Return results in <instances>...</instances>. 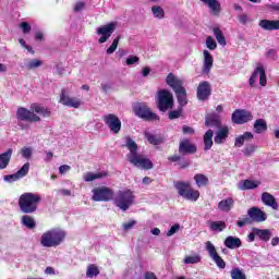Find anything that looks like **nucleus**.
<instances>
[{
	"label": "nucleus",
	"instance_id": "nucleus-1",
	"mask_svg": "<svg viewBox=\"0 0 279 279\" xmlns=\"http://www.w3.org/2000/svg\"><path fill=\"white\" fill-rule=\"evenodd\" d=\"M38 114L44 118H49L51 117V110L36 102L31 105V109L20 107L16 110L17 121H26L27 123H38V121H40V117Z\"/></svg>",
	"mask_w": 279,
	"mask_h": 279
},
{
	"label": "nucleus",
	"instance_id": "nucleus-2",
	"mask_svg": "<svg viewBox=\"0 0 279 279\" xmlns=\"http://www.w3.org/2000/svg\"><path fill=\"white\" fill-rule=\"evenodd\" d=\"M43 202V197L38 193L25 192L17 201L19 208L24 215H34L38 210V206Z\"/></svg>",
	"mask_w": 279,
	"mask_h": 279
},
{
	"label": "nucleus",
	"instance_id": "nucleus-3",
	"mask_svg": "<svg viewBox=\"0 0 279 279\" xmlns=\"http://www.w3.org/2000/svg\"><path fill=\"white\" fill-rule=\"evenodd\" d=\"M66 239V233L60 229H51L43 233L40 244L43 247H58Z\"/></svg>",
	"mask_w": 279,
	"mask_h": 279
},
{
	"label": "nucleus",
	"instance_id": "nucleus-4",
	"mask_svg": "<svg viewBox=\"0 0 279 279\" xmlns=\"http://www.w3.org/2000/svg\"><path fill=\"white\" fill-rule=\"evenodd\" d=\"M174 189L183 199H187L189 202H197L199 199V191L194 190L189 181H177L174 183Z\"/></svg>",
	"mask_w": 279,
	"mask_h": 279
},
{
	"label": "nucleus",
	"instance_id": "nucleus-5",
	"mask_svg": "<svg viewBox=\"0 0 279 279\" xmlns=\"http://www.w3.org/2000/svg\"><path fill=\"white\" fill-rule=\"evenodd\" d=\"M134 204V192L131 190L119 191L114 198V206L120 210H130V206Z\"/></svg>",
	"mask_w": 279,
	"mask_h": 279
},
{
	"label": "nucleus",
	"instance_id": "nucleus-6",
	"mask_svg": "<svg viewBox=\"0 0 279 279\" xmlns=\"http://www.w3.org/2000/svg\"><path fill=\"white\" fill-rule=\"evenodd\" d=\"M126 160L133 167H136L137 169H143L144 171H149L150 169H154V162L147 158V156L143 154H135V155H126Z\"/></svg>",
	"mask_w": 279,
	"mask_h": 279
},
{
	"label": "nucleus",
	"instance_id": "nucleus-7",
	"mask_svg": "<svg viewBox=\"0 0 279 279\" xmlns=\"http://www.w3.org/2000/svg\"><path fill=\"white\" fill-rule=\"evenodd\" d=\"M134 113L144 121H160V117L151 111L145 102H137L133 107Z\"/></svg>",
	"mask_w": 279,
	"mask_h": 279
},
{
	"label": "nucleus",
	"instance_id": "nucleus-8",
	"mask_svg": "<svg viewBox=\"0 0 279 279\" xmlns=\"http://www.w3.org/2000/svg\"><path fill=\"white\" fill-rule=\"evenodd\" d=\"M157 108L160 112H167L173 108V94L167 89L158 92Z\"/></svg>",
	"mask_w": 279,
	"mask_h": 279
},
{
	"label": "nucleus",
	"instance_id": "nucleus-9",
	"mask_svg": "<svg viewBox=\"0 0 279 279\" xmlns=\"http://www.w3.org/2000/svg\"><path fill=\"white\" fill-rule=\"evenodd\" d=\"M92 199L93 202H112L114 199V191L108 186L95 187Z\"/></svg>",
	"mask_w": 279,
	"mask_h": 279
},
{
	"label": "nucleus",
	"instance_id": "nucleus-10",
	"mask_svg": "<svg viewBox=\"0 0 279 279\" xmlns=\"http://www.w3.org/2000/svg\"><path fill=\"white\" fill-rule=\"evenodd\" d=\"M117 29V22H110L101 27L97 28L98 36H101L98 39V43L100 45H104V43H108L110 36L114 34V31Z\"/></svg>",
	"mask_w": 279,
	"mask_h": 279
},
{
	"label": "nucleus",
	"instance_id": "nucleus-11",
	"mask_svg": "<svg viewBox=\"0 0 279 279\" xmlns=\"http://www.w3.org/2000/svg\"><path fill=\"white\" fill-rule=\"evenodd\" d=\"M252 119H254L252 111L245 109H236L231 116L232 123H235L236 125L248 123V121H252Z\"/></svg>",
	"mask_w": 279,
	"mask_h": 279
},
{
	"label": "nucleus",
	"instance_id": "nucleus-12",
	"mask_svg": "<svg viewBox=\"0 0 279 279\" xmlns=\"http://www.w3.org/2000/svg\"><path fill=\"white\" fill-rule=\"evenodd\" d=\"M105 125L112 132V134H119L121 132V119L113 113H108L102 117Z\"/></svg>",
	"mask_w": 279,
	"mask_h": 279
},
{
	"label": "nucleus",
	"instance_id": "nucleus-13",
	"mask_svg": "<svg viewBox=\"0 0 279 279\" xmlns=\"http://www.w3.org/2000/svg\"><path fill=\"white\" fill-rule=\"evenodd\" d=\"M205 250L206 252H208L209 257L211 258V260H214L219 269H226V260H223V258L219 256V253L217 252V248L215 247V244H213V242L207 241L205 243Z\"/></svg>",
	"mask_w": 279,
	"mask_h": 279
},
{
	"label": "nucleus",
	"instance_id": "nucleus-14",
	"mask_svg": "<svg viewBox=\"0 0 279 279\" xmlns=\"http://www.w3.org/2000/svg\"><path fill=\"white\" fill-rule=\"evenodd\" d=\"M179 154L181 156L197 154V145L191 142V140L184 138L179 143Z\"/></svg>",
	"mask_w": 279,
	"mask_h": 279
},
{
	"label": "nucleus",
	"instance_id": "nucleus-15",
	"mask_svg": "<svg viewBox=\"0 0 279 279\" xmlns=\"http://www.w3.org/2000/svg\"><path fill=\"white\" fill-rule=\"evenodd\" d=\"M211 93L213 87H210V83H208L207 81H203L197 86L196 97L198 101H206V99L210 97Z\"/></svg>",
	"mask_w": 279,
	"mask_h": 279
},
{
	"label": "nucleus",
	"instance_id": "nucleus-16",
	"mask_svg": "<svg viewBox=\"0 0 279 279\" xmlns=\"http://www.w3.org/2000/svg\"><path fill=\"white\" fill-rule=\"evenodd\" d=\"M60 104L68 106V108H80V106H82V100L68 96L66 90L62 89L60 95Z\"/></svg>",
	"mask_w": 279,
	"mask_h": 279
},
{
	"label": "nucleus",
	"instance_id": "nucleus-17",
	"mask_svg": "<svg viewBox=\"0 0 279 279\" xmlns=\"http://www.w3.org/2000/svg\"><path fill=\"white\" fill-rule=\"evenodd\" d=\"M248 219L251 221H255V223H263V221H267V214L260 210L258 207H252L247 210Z\"/></svg>",
	"mask_w": 279,
	"mask_h": 279
},
{
	"label": "nucleus",
	"instance_id": "nucleus-18",
	"mask_svg": "<svg viewBox=\"0 0 279 279\" xmlns=\"http://www.w3.org/2000/svg\"><path fill=\"white\" fill-rule=\"evenodd\" d=\"M166 84L174 90V93H178L179 90H182L184 88V83L182 80H180L175 74L169 73L166 77Z\"/></svg>",
	"mask_w": 279,
	"mask_h": 279
},
{
	"label": "nucleus",
	"instance_id": "nucleus-19",
	"mask_svg": "<svg viewBox=\"0 0 279 279\" xmlns=\"http://www.w3.org/2000/svg\"><path fill=\"white\" fill-rule=\"evenodd\" d=\"M206 128H214L215 130L221 129V116L217 113H210L205 118Z\"/></svg>",
	"mask_w": 279,
	"mask_h": 279
},
{
	"label": "nucleus",
	"instance_id": "nucleus-20",
	"mask_svg": "<svg viewBox=\"0 0 279 279\" xmlns=\"http://www.w3.org/2000/svg\"><path fill=\"white\" fill-rule=\"evenodd\" d=\"M228 136H230V129L228 128V125L220 126V129H218V131L216 132L214 143H216V145H223Z\"/></svg>",
	"mask_w": 279,
	"mask_h": 279
},
{
	"label": "nucleus",
	"instance_id": "nucleus-21",
	"mask_svg": "<svg viewBox=\"0 0 279 279\" xmlns=\"http://www.w3.org/2000/svg\"><path fill=\"white\" fill-rule=\"evenodd\" d=\"M203 56H204L203 73L208 75V73H210V70L213 69L215 59L213 58V54L208 50H204Z\"/></svg>",
	"mask_w": 279,
	"mask_h": 279
},
{
	"label": "nucleus",
	"instance_id": "nucleus-22",
	"mask_svg": "<svg viewBox=\"0 0 279 279\" xmlns=\"http://www.w3.org/2000/svg\"><path fill=\"white\" fill-rule=\"evenodd\" d=\"M258 25L266 32H275L279 29V20H262Z\"/></svg>",
	"mask_w": 279,
	"mask_h": 279
},
{
	"label": "nucleus",
	"instance_id": "nucleus-23",
	"mask_svg": "<svg viewBox=\"0 0 279 279\" xmlns=\"http://www.w3.org/2000/svg\"><path fill=\"white\" fill-rule=\"evenodd\" d=\"M144 138L150 144V145H162L165 143V136L162 134H154L150 132H144Z\"/></svg>",
	"mask_w": 279,
	"mask_h": 279
},
{
	"label": "nucleus",
	"instance_id": "nucleus-24",
	"mask_svg": "<svg viewBox=\"0 0 279 279\" xmlns=\"http://www.w3.org/2000/svg\"><path fill=\"white\" fill-rule=\"evenodd\" d=\"M262 202L265 206H269L272 210H278V202H276V197L268 192H264L262 194Z\"/></svg>",
	"mask_w": 279,
	"mask_h": 279
},
{
	"label": "nucleus",
	"instance_id": "nucleus-25",
	"mask_svg": "<svg viewBox=\"0 0 279 279\" xmlns=\"http://www.w3.org/2000/svg\"><path fill=\"white\" fill-rule=\"evenodd\" d=\"M12 154H14L12 148H9L7 151L0 154V170L8 168L10 160H12Z\"/></svg>",
	"mask_w": 279,
	"mask_h": 279
},
{
	"label": "nucleus",
	"instance_id": "nucleus-26",
	"mask_svg": "<svg viewBox=\"0 0 279 279\" xmlns=\"http://www.w3.org/2000/svg\"><path fill=\"white\" fill-rule=\"evenodd\" d=\"M225 245L228 247V250H236L243 245V242L240 238L229 235L225 240Z\"/></svg>",
	"mask_w": 279,
	"mask_h": 279
},
{
	"label": "nucleus",
	"instance_id": "nucleus-27",
	"mask_svg": "<svg viewBox=\"0 0 279 279\" xmlns=\"http://www.w3.org/2000/svg\"><path fill=\"white\" fill-rule=\"evenodd\" d=\"M252 232H255L256 236H258L259 241H264V243H267L271 239V230L269 229H258L253 228Z\"/></svg>",
	"mask_w": 279,
	"mask_h": 279
},
{
	"label": "nucleus",
	"instance_id": "nucleus-28",
	"mask_svg": "<svg viewBox=\"0 0 279 279\" xmlns=\"http://www.w3.org/2000/svg\"><path fill=\"white\" fill-rule=\"evenodd\" d=\"M169 162H179V169H189L191 167V161L182 158L180 155H172L168 157Z\"/></svg>",
	"mask_w": 279,
	"mask_h": 279
},
{
	"label": "nucleus",
	"instance_id": "nucleus-29",
	"mask_svg": "<svg viewBox=\"0 0 279 279\" xmlns=\"http://www.w3.org/2000/svg\"><path fill=\"white\" fill-rule=\"evenodd\" d=\"M218 208L222 211V213H230V210H232V208H234V199L232 197L222 199L218 203Z\"/></svg>",
	"mask_w": 279,
	"mask_h": 279
},
{
	"label": "nucleus",
	"instance_id": "nucleus-30",
	"mask_svg": "<svg viewBox=\"0 0 279 279\" xmlns=\"http://www.w3.org/2000/svg\"><path fill=\"white\" fill-rule=\"evenodd\" d=\"M215 132H213V130H208L206 131V133L203 136V141H204V150L208 151L213 148V136H214Z\"/></svg>",
	"mask_w": 279,
	"mask_h": 279
},
{
	"label": "nucleus",
	"instance_id": "nucleus-31",
	"mask_svg": "<svg viewBox=\"0 0 279 279\" xmlns=\"http://www.w3.org/2000/svg\"><path fill=\"white\" fill-rule=\"evenodd\" d=\"M101 178H108V172L107 171L97 172V173L87 172L84 174L85 182H93L94 180H101Z\"/></svg>",
	"mask_w": 279,
	"mask_h": 279
},
{
	"label": "nucleus",
	"instance_id": "nucleus-32",
	"mask_svg": "<svg viewBox=\"0 0 279 279\" xmlns=\"http://www.w3.org/2000/svg\"><path fill=\"white\" fill-rule=\"evenodd\" d=\"M205 5H208V8L211 10V12L217 16L219 12H221V3H219L217 0H201Z\"/></svg>",
	"mask_w": 279,
	"mask_h": 279
},
{
	"label": "nucleus",
	"instance_id": "nucleus-33",
	"mask_svg": "<svg viewBox=\"0 0 279 279\" xmlns=\"http://www.w3.org/2000/svg\"><path fill=\"white\" fill-rule=\"evenodd\" d=\"M177 95L178 104L181 108H184L189 104V98H186V88H181L178 92H174Z\"/></svg>",
	"mask_w": 279,
	"mask_h": 279
},
{
	"label": "nucleus",
	"instance_id": "nucleus-34",
	"mask_svg": "<svg viewBox=\"0 0 279 279\" xmlns=\"http://www.w3.org/2000/svg\"><path fill=\"white\" fill-rule=\"evenodd\" d=\"M251 138H254V134L252 132H244L243 135L235 138L234 147H243L245 141H251Z\"/></svg>",
	"mask_w": 279,
	"mask_h": 279
},
{
	"label": "nucleus",
	"instance_id": "nucleus-35",
	"mask_svg": "<svg viewBox=\"0 0 279 279\" xmlns=\"http://www.w3.org/2000/svg\"><path fill=\"white\" fill-rule=\"evenodd\" d=\"M125 147H128L130 151L128 156H135L136 154H138V144H136V142H134V140H132V137L130 136L126 137Z\"/></svg>",
	"mask_w": 279,
	"mask_h": 279
},
{
	"label": "nucleus",
	"instance_id": "nucleus-36",
	"mask_svg": "<svg viewBox=\"0 0 279 279\" xmlns=\"http://www.w3.org/2000/svg\"><path fill=\"white\" fill-rule=\"evenodd\" d=\"M253 128L255 130V134H263V132H267V121H265V119H257L254 122Z\"/></svg>",
	"mask_w": 279,
	"mask_h": 279
},
{
	"label": "nucleus",
	"instance_id": "nucleus-37",
	"mask_svg": "<svg viewBox=\"0 0 279 279\" xmlns=\"http://www.w3.org/2000/svg\"><path fill=\"white\" fill-rule=\"evenodd\" d=\"M194 182L198 189H202L203 186H208L209 179L206 177V174L196 173L194 175Z\"/></svg>",
	"mask_w": 279,
	"mask_h": 279
},
{
	"label": "nucleus",
	"instance_id": "nucleus-38",
	"mask_svg": "<svg viewBox=\"0 0 279 279\" xmlns=\"http://www.w3.org/2000/svg\"><path fill=\"white\" fill-rule=\"evenodd\" d=\"M21 223L24 225L25 228H28V230H34V228H36V220L29 215L22 216Z\"/></svg>",
	"mask_w": 279,
	"mask_h": 279
},
{
	"label": "nucleus",
	"instance_id": "nucleus-39",
	"mask_svg": "<svg viewBox=\"0 0 279 279\" xmlns=\"http://www.w3.org/2000/svg\"><path fill=\"white\" fill-rule=\"evenodd\" d=\"M213 32H214V35H215L218 44H220L221 47H226V45H228V43L226 41V36L223 35V32L221 31V28L214 27Z\"/></svg>",
	"mask_w": 279,
	"mask_h": 279
},
{
	"label": "nucleus",
	"instance_id": "nucleus-40",
	"mask_svg": "<svg viewBox=\"0 0 279 279\" xmlns=\"http://www.w3.org/2000/svg\"><path fill=\"white\" fill-rule=\"evenodd\" d=\"M183 263L185 265H197V263H202V256L197 253L190 256H185Z\"/></svg>",
	"mask_w": 279,
	"mask_h": 279
},
{
	"label": "nucleus",
	"instance_id": "nucleus-41",
	"mask_svg": "<svg viewBox=\"0 0 279 279\" xmlns=\"http://www.w3.org/2000/svg\"><path fill=\"white\" fill-rule=\"evenodd\" d=\"M258 184H260V182H256V181L246 179L243 181V184L241 185V190L242 191H252L254 189H258Z\"/></svg>",
	"mask_w": 279,
	"mask_h": 279
},
{
	"label": "nucleus",
	"instance_id": "nucleus-42",
	"mask_svg": "<svg viewBox=\"0 0 279 279\" xmlns=\"http://www.w3.org/2000/svg\"><path fill=\"white\" fill-rule=\"evenodd\" d=\"M99 275V268L95 264H90L87 267L86 276L87 278H95Z\"/></svg>",
	"mask_w": 279,
	"mask_h": 279
},
{
	"label": "nucleus",
	"instance_id": "nucleus-43",
	"mask_svg": "<svg viewBox=\"0 0 279 279\" xmlns=\"http://www.w3.org/2000/svg\"><path fill=\"white\" fill-rule=\"evenodd\" d=\"M230 274L232 279H247L245 272H243V270L240 268H232Z\"/></svg>",
	"mask_w": 279,
	"mask_h": 279
},
{
	"label": "nucleus",
	"instance_id": "nucleus-44",
	"mask_svg": "<svg viewBox=\"0 0 279 279\" xmlns=\"http://www.w3.org/2000/svg\"><path fill=\"white\" fill-rule=\"evenodd\" d=\"M119 40H121V35H118L111 46L107 49V53L108 56H112V53H114L117 51V48L119 47Z\"/></svg>",
	"mask_w": 279,
	"mask_h": 279
},
{
	"label": "nucleus",
	"instance_id": "nucleus-45",
	"mask_svg": "<svg viewBox=\"0 0 279 279\" xmlns=\"http://www.w3.org/2000/svg\"><path fill=\"white\" fill-rule=\"evenodd\" d=\"M119 40H121V35H118L111 46L107 49V53L108 56H112V53H114L117 51V48L119 47Z\"/></svg>",
	"mask_w": 279,
	"mask_h": 279
},
{
	"label": "nucleus",
	"instance_id": "nucleus-46",
	"mask_svg": "<svg viewBox=\"0 0 279 279\" xmlns=\"http://www.w3.org/2000/svg\"><path fill=\"white\" fill-rule=\"evenodd\" d=\"M263 71V66H257L254 72L252 73L248 84L250 86H254L256 84V80L258 78V75H260V72Z\"/></svg>",
	"mask_w": 279,
	"mask_h": 279
},
{
	"label": "nucleus",
	"instance_id": "nucleus-47",
	"mask_svg": "<svg viewBox=\"0 0 279 279\" xmlns=\"http://www.w3.org/2000/svg\"><path fill=\"white\" fill-rule=\"evenodd\" d=\"M151 12L155 19H165V9H162L161 7L154 5L151 8Z\"/></svg>",
	"mask_w": 279,
	"mask_h": 279
},
{
	"label": "nucleus",
	"instance_id": "nucleus-48",
	"mask_svg": "<svg viewBox=\"0 0 279 279\" xmlns=\"http://www.w3.org/2000/svg\"><path fill=\"white\" fill-rule=\"evenodd\" d=\"M210 230H217L218 232H223L226 230L225 221H213L210 223Z\"/></svg>",
	"mask_w": 279,
	"mask_h": 279
},
{
	"label": "nucleus",
	"instance_id": "nucleus-49",
	"mask_svg": "<svg viewBox=\"0 0 279 279\" xmlns=\"http://www.w3.org/2000/svg\"><path fill=\"white\" fill-rule=\"evenodd\" d=\"M205 45L209 51H215V49H217V41L213 36H207Z\"/></svg>",
	"mask_w": 279,
	"mask_h": 279
},
{
	"label": "nucleus",
	"instance_id": "nucleus-50",
	"mask_svg": "<svg viewBox=\"0 0 279 279\" xmlns=\"http://www.w3.org/2000/svg\"><path fill=\"white\" fill-rule=\"evenodd\" d=\"M28 173H29V162H26L17 171V175H20V178H25V175H27Z\"/></svg>",
	"mask_w": 279,
	"mask_h": 279
},
{
	"label": "nucleus",
	"instance_id": "nucleus-51",
	"mask_svg": "<svg viewBox=\"0 0 279 279\" xmlns=\"http://www.w3.org/2000/svg\"><path fill=\"white\" fill-rule=\"evenodd\" d=\"M32 154H33L32 147H23L21 149V155L23 158H26V160H29V158H32Z\"/></svg>",
	"mask_w": 279,
	"mask_h": 279
},
{
	"label": "nucleus",
	"instance_id": "nucleus-52",
	"mask_svg": "<svg viewBox=\"0 0 279 279\" xmlns=\"http://www.w3.org/2000/svg\"><path fill=\"white\" fill-rule=\"evenodd\" d=\"M38 66H43V61H40L38 59H33L27 64V69H29V70L38 69Z\"/></svg>",
	"mask_w": 279,
	"mask_h": 279
},
{
	"label": "nucleus",
	"instance_id": "nucleus-53",
	"mask_svg": "<svg viewBox=\"0 0 279 279\" xmlns=\"http://www.w3.org/2000/svg\"><path fill=\"white\" fill-rule=\"evenodd\" d=\"M259 85L267 86V74L265 72V68H263L259 73Z\"/></svg>",
	"mask_w": 279,
	"mask_h": 279
},
{
	"label": "nucleus",
	"instance_id": "nucleus-54",
	"mask_svg": "<svg viewBox=\"0 0 279 279\" xmlns=\"http://www.w3.org/2000/svg\"><path fill=\"white\" fill-rule=\"evenodd\" d=\"M254 151H256V146L253 145V144L246 146V147L243 149L244 156H251V155L254 154Z\"/></svg>",
	"mask_w": 279,
	"mask_h": 279
},
{
	"label": "nucleus",
	"instance_id": "nucleus-55",
	"mask_svg": "<svg viewBox=\"0 0 279 279\" xmlns=\"http://www.w3.org/2000/svg\"><path fill=\"white\" fill-rule=\"evenodd\" d=\"M4 180L7 182H16V180H21V177L19 172H15L14 174L4 175Z\"/></svg>",
	"mask_w": 279,
	"mask_h": 279
},
{
	"label": "nucleus",
	"instance_id": "nucleus-56",
	"mask_svg": "<svg viewBox=\"0 0 279 279\" xmlns=\"http://www.w3.org/2000/svg\"><path fill=\"white\" fill-rule=\"evenodd\" d=\"M20 27L22 28L23 34H29V32H32V25H29L28 22H22Z\"/></svg>",
	"mask_w": 279,
	"mask_h": 279
},
{
	"label": "nucleus",
	"instance_id": "nucleus-57",
	"mask_svg": "<svg viewBox=\"0 0 279 279\" xmlns=\"http://www.w3.org/2000/svg\"><path fill=\"white\" fill-rule=\"evenodd\" d=\"M140 61L141 59L137 56H130L125 62L128 66H132V64H136V62H140Z\"/></svg>",
	"mask_w": 279,
	"mask_h": 279
},
{
	"label": "nucleus",
	"instance_id": "nucleus-58",
	"mask_svg": "<svg viewBox=\"0 0 279 279\" xmlns=\"http://www.w3.org/2000/svg\"><path fill=\"white\" fill-rule=\"evenodd\" d=\"M182 114V109L179 110H172L169 112V119L173 120V119H180V116Z\"/></svg>",
	"mask_w": 279,
	"mask_h": 279
},
{
	"label": "nucleus",
	"instance_id": "nucleus-59",
	"mask_svg": "<svg viewBox=\"0 0 279 279\" xmlns=\"http://www.w3.org/2000/svg\"><path fill=\"white\" fill-rule=\"evenodd\" d=\"M250 223H252V219H250V217H245V218H243L242 220H238V221H236V226H238L239 228H243V226H247V225H250Z\"/></svg>",
	"mask_w": 279,
	"mask_h": 279
},
{
	"label": "nucleus",
	"instance_id": "nucleus-60",
	"mask_svg": "<svg viewBox=\"0 0 279 279\" xmlns=\"http://www.w3.org/2000/svg\"><path fill=\"white\" fill-rule=\"evenodd\" d=\"M180 230V225L175 223L173 225L170 230L167 232V236H173V234H175V232H178Z\"/></svg>",
	"mask_w": 279,
	"mask_h": 279
},
{
	"label": "nucleus",
	"instance_id": "nucleus-61",
	"mask_svg": "<svg viewBox=\"0 0 279 279\" xmlns=\"http://www.w3.org/2000/svg\"><path fill=\"white\" fill-rule=\"evenodd\" d=\"M134 226H136V221L135 220H130L129 222H125L123 225V230L125 232H128V230H132V228H134Z\"/></svg>",
	"mask_w": 279,
	"mask_h": 279
},
{
	"label": "nucleus",
	"instance_id": "nucleus-62",
	"mask_svg": "<svg viewBox=\"0 0 279 279\" xmlns=\"http://www.w3.org/2000/svg\"><path fill=\"white\" fill-rule=\"evenodd\" d=\"M238 20L241 25H247L248 17L246 13L239 15Z\"/></svg>",
	"mask_w": 279,
	"mask_h": 279
},
{
	"label": "nucleus",
	"instance_id": "nucleus-63",
	"mask_svg": "<svg viewBox=\"0 0 279 279\" xmlns=\"http://www.w3.org/2000/svg\"><path fill=\"white\" fill-rule=\"evenodd\" d=\"M182 132L183 134H195V129L189 125H183Z\"/></svg>",
	"mask_w": 279,
	"mask_h": 279
},
{
	"label": "nucleus",
	"instance_id": "nucleus-64",
	"mask_svg": "<svg viewBox=\"0 0 279 279\" xmlns=\"http://www.w3.org/2000/svg\"><path fill=\"white\" fill-rule=\"evenodd\" d=\"M66 171H71V166L69 165H62L59 167V173L64 174Z\"/></svg>",
	"mask_w": 279,
	"mask_h": 279
}]
</instances>
